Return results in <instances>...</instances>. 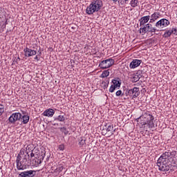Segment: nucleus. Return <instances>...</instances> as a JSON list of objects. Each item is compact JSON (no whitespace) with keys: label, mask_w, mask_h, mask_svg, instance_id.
<instances>
[{"label":"nucleus","mask_w":177,"mask_h":177,"mask_svg":"<svg viewBox=\"0 0 177 177\" xmlns=\"http://www.w3.org/2000/svg\"><path fill=\"white\" fill-rule=\"evenodd\" d=\"M176 156V151H173L171 152L165 151L163 153L157 161V166L159 171H168L169 169V165H171V160H174L172 157Z\"/></svg>","instance_id":"obj_1"},{"label":"nucleus","mask_w":177,"mask_h":177,"mask_svg":"<svg viewBox=\"0 0 177 177\" xmlns=\"http://www.w3.org/2000/svg\"><path fill=\"white\" fill-rule=\"evenodd\" d=\"M24 154V149H21L16 160L17 169L18 171L27 169V167H30L31 165V159L30 158V155L23 156ZM21 156H23L22 158Z\"/></svg>","instance_id":"obj_2"},{"label":"nucleus","mask_w":177,"mask_h":177,"mask_svg":"<svg viewBox=\"0 0 177 177\" xmlns=\"http://www.w3.org/2000/svg\"><path fill=\"white\" fill-rule=\"evenodd\" d=\"M103 6V2L101 0H94L90 6L87 7L86 12L87 15H93L95 12H99Z\"/></svg>","instance_id":"obj_3"},{"label":"nucleus","mask_w":177,"mask_h":177,"mask_svg":"<svg viewBox=\"0 0 177 177\" xmlns=\"http://www.w3.org/2000/svg\"><path fill=\"white\" fill-rule=\"evenodd\" d=\"M142 118L146 120L149 128H154V116H153L151 112L149 111H145V113L140 117V120H142Z\"/></svg>","instance_id":"obj_4"},{"label":"nucleus","mask_w":177,"mask_h":177,"mask_svg":"<svg viewBox=\"0 0 177 177\" xmlns=\"http://www.w3.org/2000/svg\"><path fill=\"white\" fill-rule=\"evenodd\" d=\"M114 63H115V61H114L113 59L109 58L107 59L102 61L99 64V67L101 68L102 70H106L107 68H110L111 66H114Z\"/></svg>","instance_id":"obj_5"},{"label":"nucleus","mask_w":177,"mask_h":177,"mask_svg":"<svg viewBox=\"0 0 177 177\" xmlns=\"http://www.w3.org/2000/svg\"><path fill=\"white\" fill-rule=\"evenodd\" d=\"M156 31H159V30H158L157 28H153L152 25L150 24H147L145 26L140 29V34H146V32L155 33ZM160 31L162 30H160Z\"/></svg>","instance_id":"obj_6"},{"label":"nucleus","mask_w":177,"mask_h":177,"mask_svg":"<svg viewBox=\"0 0 177 177\" xmlns=\"http://www.w3.org/2000/svg\"><path fill=\"white\" fill-rule=\"evenodd\" d=\"M169 24L170 22L168 19H161L156 23L155 26L156 27V28L161 30V28H165V27H168Z\"/></svg>","instance_id":"obj_7"},{"label":"nucleus","mask_w":177,"mask_h":177,"mask_svg":"<svg viewBox=\"0 0 177 177\" xmlns=\"http://www.w3.org/2000/svg\"><path fill=\"white\" fill-rule=\"evenodd\" d=\"M139 95H140V91L138 87H134L129 89L127 93V96H130V97H132V99H136Z\"/></svg>","instance_id":"obj_8"},{"label":"nucleus","mask_w":177,"mask_h":177,"mask_svg":"<svg viewBox=\"0 0 177 177\" xmlns=\"http://www.w3.org/2000/svg\"><path fill=\"white\" fill-rule=\"evenodd\" d=\"M21 113H12L8 118V121L9 122H10V124H15L16 121H21Z\"/></svg>","instance_id":"obj_9"},{"label":"nucleus","mask_w":177,"mask_h":177,"mask_svg":"<svg viewBox=\"0 0 177 177\" xmlns=\"http://www.w3.org/2000/svg\"><path fill=\"white\" fill-rule=\"evenodd\" d=\"M24 56L26 57H31V56H35L37 55V50H32L29 48L28 47H26L24 50Z\"/></svg>","instance_id":"obj_10"},{"label":"nucleus","mask_w":177,"mask_h":177,"mask_svg":"<svg viewBox=\"0 0 177 177\" xmlns=\"http://www.w3.org/2000/svg\"><path fill=\"white\" fill-rule=\"evenodd\" d=\"M35 176V171L29 170L21 172L19 174V177H34Z\"/></svg>","instance_id":"obj_11"},{"label":"nucleus","mask_w":177,"mask_h":177,"mask_svg":"<svg viewBox=\"0 0 177 177\" xmlns=\"http://www.w3.org/2000/svg\"><path fill=\"white\" fill-rule=\"evenodd\" d=\"M161 17V13L160 12H155L151 15V19L149 23H154L156 20H158Z\"/></svg>","instance_id":"obj_12"},{"label":"nucleus","mask_w":177,"mask_h":177,"mask_svg":"<svg viewBox=\"0 0 177 177\" xmlns=\"http://www.w3.org/2000/svg\"><path fill=\"white\" fill-rule=\"evenodd\" d=\"M142 63V60L140 59H133L129 65L130 68H136V67H139L140 64Z\"/></svg>","instance_id":"obj_13"},{"label":"nucleus","mask_w":177,"mask_h":177,"mask_svg":"<svg viewBox=\"0 0 177 177\" xmlns=\"http://www.w3.org/2000/svg\"><path fill=\"white\" fill-rule=\"evenodd\" d=\"M54 115H55V111L52 109H46L42 113V115H44V117H53Z\"/></svg>","instance_id":"obj_14"},{"label":"nucleus","mask_w":177,"mask_h":177,"mask_svg":"<svg viewBox=\"0 0 177 177\" xmlns=\"http://www.w3.org/2000/svg\"><path fill=\"white\" fill-rule=\"evenodd\" d=\"M149 21H150V15L141 17L140 19V26H145L147 23H149Z\"/></svg>","instance_id":"obj_15"},{"label":"nucleus","mask_w":177,"mask_h":177,"mask_svg":"<svg viewBox=\"0 0 177 177\" xmlns=\"http://www.w3.org/2000/svg\"><path fill=\"white\" fill-rule=\"evenodd\" d=\"M22 124H28V121H30V116L28 115H21V120Z\"/></svg>","instance_id":"obj_16"},{"label":"nucleus","mask_w":177,"mask_h":177,"mask_svg":"<svg viewBox=\"0 0 177 177\" xmlns=\"http://www.w3.org/2000/svg\"><path fill=\"white\" fill-rule=\"evenodd\" d=\"M45 151H41V158L40 159H36L35 160V164L34 165H35L36 167L38 166L39 164H41L42 160H44V158H45Z\"/></svg>","instance_id":"obj_17"},{"label":"nucleus","mask_w":177,"mask_h":177,"mask_svg":"<svg viewBox=\"0 0 177 177\" xmlns=\"http://www.w3.org/2000/svg\"><path fill=\"white\" fill-rule=\"evenodd\" d=\"M112 85L113 86H115V88L117 89V88H120V86H121V82H120V81H118V80H115V79H113V80H112Z\"/></svg>","instance_id":"obj_18"},{"label":"nucleus","mask_w":177,"mask_h":177,"mask_svg":"<svg viewBox=\"0 0 177 177\" xmlns=\"http://www.w3.org/2000/svg\"><path fill=\"white\" fill-rule=\"evenodd\" d=\"M31 151H32V145H27L25 151L26 156H30L29 153H31Z\"/></svg>","instance_id":"obj_19"},{"label":"nucleus","mask_w":177,"mask_h":177,"mask_svg":"<svg viewBox=\"0 0 177 177\" xmlns=\"http://www.w3.org/2000/svg\"><path fill=\"white\" fill-rule=\"evenodd\" d=\"M130 5L132 8H136V6H139V1L138 0H131Z\"/></svg>","instance_id":"obj_20"},{"label":"nucleus","mask_w":177,"mask_h":177,"mask_svg":"<svg viewBox=\"0 0 177 177\" xmlns=\"http://www.w3.org/2000/svg\"><path fill=\"white\" fill-rule=\"evenodd\" d=\"M172 34H173V31H171V30H167L164 33L163 37H164V38H169V37H171V35H172Z\"/></svg>","instance_id":"obj_21"},{"label":"nucleus","mask_w":177,"mask_h":177,"mask_svg":"<svg viewBox=\"0 0 177 177\" xmlns=\"http://www.w3.org/2000/svg\"><path fill=\"white\" fill-rule=\"evenodd\" d=\"M66 120V118H64V115H59L55 118V121H59V122H64Z\"/></svg>","instance_id":"obj_22"},{"label":"nucleus","mask_w":177,"mask_h":177,"mask_svg":"<svg viewBox=\"0 0 177 177\" xmlns=\"http://www.w3.org/2000/svg\"><path fill=\"white\" fill-rule=\"evenodd\" d=\"M110 75V71L109 70L104 71L101 75L102 78H106V77H109Z\"/></svg>","instance_id":"obj_23"},{"label":"nucleus","mask_w":177,"mask_h":177,"mask_svg":"<svg viewBox=\"0 0 177 177\" xmlns=\"http://www.w3.org/2000/svg\"><path fill=\"white\" fill-rule=\"evenodd\" d=\"M79 145H80V147H84V146H85V145H86V140H84V138L82 137L80 138V139L79 140Z\"/></svg>","instance_id":"obj_24"},{"label":"nucleus","mask_w":177,"mask_h":177,"mask_svg":"<svg viewBox=\"0 0 177 177\" xmlns=\"http://www.w3.org/2000/svg\"><path fill=\"white\" fill-rule=\"evenodd\" d=\"M140 80V77H139V75H134L132 78V82H138Z\"/></svg>","instance_id":"obj_25"},{"label":"nucleus","mask_w":177,"mask_h":177,"mask_svg":"<svg viewBox=\"0 0 177 177\" xmlns=\"http://www.w3.org/2000/svg\"><path fill=\"white\" fill-rule=\"evenodd\" d=\"M107 132H113L114 131V127L113 125H109L106 128Z\"/></svg>","instance_id":"obj_26"},{"label":"nucleus","mask_w":177,"mask_h":177,"mask_svg":"<svg viewBox=\"0 0 177 177\" xmlns=\"http://www.w3.org/2000/svg\"><path fill=\"white\" fill-rule=\"evenodd\" d=\"M60 131H61V132H64V133H65V135H67V133H68V132L67 131L66 127H61Z\"/></svg>","instance_id":"obj_27"},{"label":"nucleus","mask_w":177,"mask_h":177,"mask_svg":"<svg viewBox=\"0 0 177 177\" xmlns=\"http://www.w3.org/2000/svg\"><path fill=\"white\" fill-rule=\"evenodd\" d=\"M139 121H140V123L142 125H147V122L146 120H142V119L140 120V118H138V122H139Z\"/></svg>","instance_id":"obj_28"},{"label":"nucleus","mask_w":177,"mask_h":177,"mask_svg":"<svg viewBox=\"0 0 177 177\" xmlns=\"http://www.w3.org/2000/svg\"><path fill=\"white\" fill-rule=\"evenodd\" d=\"M115 89V86L111 85V87L109 88V92H111V93H113V92H114Z\"/></svg>","instance_id":"obj_29"},{"label":"nucleus","mask_w":177,"mask_h":177,"mask_svg":"<svg viewBox=\"0 0 177 177\" xmlns=\"http://www.w3.org/2000/svg\"><path fill=\"white\" fill-rule=\"evenodd\" d=\"M3 111H5V108L1 105V106H0V116L3 114Z\"/></svg>","instance_id":"obj_30"},{"label":"nucleus","mask_w":177,"mask_h":177,"mask_svg":"<svg viewBox=\"0 0 177 177\" xmlns=\"http://www.w3.org/2000/svg\"><path fill=\"white\" fill-rule=\"evenodd\" d=\"M116 96H121V95H122V91L121 90H118L116 93H115Z\"/></svg>","instance_id":"obj_31"},{"label":"nucleus","mask_w":177,"mask_h":177,"mask_svg":"<svg viewBox=\"0 0 177 177\" xmlns=\"http://www.w3.org/2000/svg\"><path fill=\"white\" fill-rule=\"evenodd\" d=\"M59 150H61L62 151H63V150H64V145H60L58 147Z\"/></svg>","instance_id":"obj_32"},{"label":"nucleus","mask_w":177,"mask_h":177,"mask_svg":"<svg viewBox=\"0 0 177 177\" xmlns=\"http://www.w3.org/2000/svg\"><path fill=\"white\" fill-rule=\"evenodd\" d=\"M56 169L57 172H62L63 171V167L62 166L59 167Z\"/></svg>","instance_id":"obj_33"},{"label":"nucleus","mask_w":177,"mask_h":177,"mask_svg":"<svg viewBox=\"0 0 177 177\" xmlns=\"http://www.w3.org/2000/svg\"><path fill=\"white\" fill-rule=\"evenodd\" d=\"M112 1L114 3L118 2V3H121L122 5L123 4L122 1L121 0H112Z\"/></svg>","instance_id":"obj_34"},{"label":"nucleus","mask_w":177,"mask_h":177,"mask_svg":"<svg viewBox=\"0 0 177 177\" xmlns=\"http://www.w3.org/2000/svg\"><path fill=\"white\" fill-rule=\"evenodd\" d=\"M171 31H173V34H176V32H177V29L176 28H172V30H170Z\"/></svg>","instance_id":"obj_35"},{"label":"nucleus","mask_w":177,"mask_h":177,"mask_svg":"<svg viewBox=\"0 0 177 177\" xmlns=\"http://www.w3.org/2000/svg\"><path fill=\"white\" fill-rule=\"evenodd\" d=\"M35 60H37V62H39V57H38V55H36L35 57Z\"/></svg>","instance_id":"obj_36"},{"label":"nucleus","mask_w":177,"mask_h":177,"mask_svg":"<svg viewBox=\"0 0 177 177\" xmlns=\"http://www.w3.org/2000/svg\"><path fill=\"white\" fill-rule=\"evenodd\" d=\"M35 153H34L32 152L30 153L31 158H32V157H35Z\"/></svg>","instance_id":"obj_37"},{"label":"nucleus","mask_w":177,"mask_h":177,"mask_svg":"<svg viewBox=\"0 0 177 177\" xmlns=\"http://www.w3.org/2000/svg\"><path fill=\"white\" fill-rule=\"evenodd\" d=\"M6 26L3 24L1 26L2 28V31H3V28H6Z\"/></svg>","instance_id":"obj_38"},{"label":"nucleus","mask_w":177,"mask_h":177,"mask_svg":"<svg viewBox=\"0 0 177 177\" xmlns=\"http://www.w3.org/2000/svg\"><path fill=\"white\" fill-rule=\"evenodd\" d=\"M52 125H53L54 127H55V125H59V124H57V123H52Z\"/></svg>","instance_id":"obj_39"},{"label":"nucleus","mask_w":177,"mask_h":177,"mask_svg":"<svg viewBox=\"0 0 177 177\" xmlns=\"http://www.w3.org/2000/svg\"><path fill=\"white\" fill-rule=\"evenodd\" d=\"M107 86H109V84L104 85V88H107Z\"/></svg>","instance_id":"obj_40"},{"label":"nucleus","mask_w":177,"mask_h":177,"mask_svg":"<svg viewBox=\"0 0 177 177\" xmlns=\"http://www.w3.org/2000/svg\"><path fill=\"white\" fill-rule=\"evenodd\" d=\"M18 59L20 60V57H18Z\"/></svg>","instance_id":"obj_41"},{"label":"nucleus","mask_w":177,"mask_h":177,"mask_svg":"<svg viewBox=\"0 0 177 177\" xmlns=\"http://www.w3.org/2000/svg\"><path fill=\"white\" fill-rule=\"evenodd\" d=\"M126 2H127V1H128V0H124Z\"/></svg>","instance_id":"obj_42"}]
</instances>
